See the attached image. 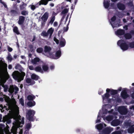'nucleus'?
<instances>
[{
    "instance_id": "obj_15",
    "label": "nucleus",
    "mask_w": 134,
    "mask_h": 134,
    "mask_svg": "<svg viewBox=\"0 0 134 134\" xmlns=\"http://www.w3.org/2000/svg\"><path fill=\"white\" fill-rule=\"evenodd\" d=\"M120 124L119 121L118 120L114 119L111 122V124L113 126H116Z\"/></svg>"
},
{
    "instance_id": "obj_39",
    "label": "nucleus",
    "mask_w": 134,
    "mask_h": 134,
    "mask_svg": "<svg viewBox=\"0 0 134 134\" xmlns=\"http://www.w3.org/2000/svg\"><path fill=\"white\" fill-rule=\"evenodd\" d=\"M69 10V9L68 8H66L64 9L62 12V13L63 14H65L67 13Z\"/></svg>"
},
{
    "instance_id": "obj_18",
    "label": "nucleus",
    "mask_w": 134,
    "mask_h": 134,
    "mask_svg": "<svg viewBox=\"0 0 134 134\" xmlns=\"http://www.w3.org/2000/svg\"><path fill=\"white\" fill-rule=\"evenodd\" d=\"M102 114V112L101 111H100L99 114L98 115V118L97 120L96 121V123L99 122H100V118L101 116H102L101 115Z\"/></svg>"
},
{
    "instance_id": "obj_59",
    "label": "nucleus",
    "mask_w": 134,
    "mask_h": 134,
    "mask_svg": "<svg viewBox=\"0 0 134 134\" xmlns=\"http://www.w3.org/2000/svg\"><path fill=\"white\" fill-rule=\"evenodd\" d=\"M23 130L21 129H20V131L19 132V134H22Z\"/></svg>"
},
{
    "instance_id": "obj_38",
    "label": "nucleus",
    "mask_w": 134,
    "mask_h": 134,
    "mask_svg": "<svg viewBox=\"0 0 134 134\" xmlns=\"http://www.w3.org/2000/svg\"><path fill=\"white\" fill-rule=\"evenodd\" d=\"M41 35L42 36H47L48 35V34L47 32V33L45 31H43L41 33Z\"/></svg>"
},
{
    "instance_id": "obj_21",
    "label": "nucleus",
    "mask_w": 134,
    "mask_h": 134,
    "mask_svg": "<svg viewBox=\"0 0 134 134\" xmlns=\"http://www.w3.org/2000/svg\"><path fill=\"white\" fill-rule=\"evenodd\" d=\"M27 105L29 107H32L34 106L35 105V103L34 101H30L27 103Z\"/></svg>"
},
{
    "instance_id": "obj_10",
    "label": "nucleus",
    "mask_w": 134,
    "mask_h": 134,
    "mask_svg": "<svg viewBox=\"0 0 134 134\" xmlns=\"http://www.w3.org/2000/svg\"><path fill=\"white\" fill-rule=\"evenodd\" d=\"M119 113L122 114H125L127 112L126 108L124 107H120L118 109Z\"/></svg>"
},
{
    "instance_id": "obj_13",
    "label": "nucleus",
    "mask_w": 134,
    "mask_h": 134,
    "mask_svg": "<svg viewBox=\"0 0 134 134\" xmlns=\"http://www.w3.org/2000/svg\"><path fill=\"white\" fill-rule=\"evenodd\" d=\"M106 126V125L105 124H99L96 125V127L98 130H100L104 128V127H105Z\"/></svg>"
},
{
    "instance_id": "obj_35",
    "label": "nucleus",
    "mask_w": 134,
    "mask_h": 134,
    "mask_svg": "<svg viewBox=\"0 0 134 134\" xmlns=\"http://www.w3.org/2000/svg\"><path fill=\"white\" fill-rule=\"evenodd\" d=\"M42 68L44 71H47L48 69V67L47 65H44L42 66Z\"/></svg>"
},
{
    "instance_id": "obj_58",
    "label": "nucleus",
    "mask_w": 134,
    "mask_h": 134,
    "mask_svg": "<svg viewBox=\"0 0 134 134\" xmlns=\"http://www.w3.org/2000/svg\"><path fill=\"white\" fill-rule=\"evenodd\" d=\"M3 4V5L6 8H7V5L6 4H5V3H2Z\"/></svg>"
},
{
    "instance_id": "obj_20",
    "label": "nucleus",
    "mask_w": 134,
    "mask_h": 134,
    "mask_svg": "<svg viewBox=\"0 0 134 134\" xmlns=\"http://www.w3.org/2000/svg\"><path fill=\"white\" fill-rule=\"evenodd\" d=\"M31 78L35 80H37L38 79L39 77L34 74H32L31 75Z\"/></svg>"
},
{
    "instance_id": "obj_37",
    "label": "nucleus",
    "mask_w": 134,
    "mask_h": 134,
    "mask_svg": "<svg viewBox=\"0 0 134 134\" xmlns=\"http://www.w3.org/2000/svg\"><path fill=\"white\" fill-rule=\"evenodd\" d=\"M43 51V49L42 48H38L37 49V51L38 53H41Z\"/></svg>"
},
{
    "instance_id": "obj_4",
    "label": "nucleus",
    "mask_w": 134,
    "mask_h": 134,
    "mask_svg": "<svg viewBox=\"0 0 134 134\" xmlns=\"http://www.w3.org/2000/svg\"><path fill=\"white\" fill-rule=\"evenodd\" d=\"M25 74L23 72L20 73L18 71H14L12 74L13 78L18 82H20L23 79Z\"/></svg>"
},
{
    "instance_id": "obj_62",
    "label": "nucleus",
    "mask_w": 134,
    "mask_h": 134,
    "mask_svg": "<svg viewBox=\"0 0 134 134\" xmlns=\"http://www.w3.org/2000/svg\"><path fill=\"white\" fill-rule=\"evenodd\" d=\"M21 58L22 59H24L25 58V56L23 55H22L21 56Z\"/></svg>"
},
{
    "instance_id": "obj_8",
    "label": "nucleus",
    "mask_w": 134,
    "mask_h": 134,
    "mask_svg": "<svg viewBox=\"0 0 134 134\" xmlns=\"http://www.w3.org/2000/svg\"><path fill=\"white\" fill-rule=\"evenodd\" d=\"M18 90V88L15 86H10L9 89L8 91L11 93L14 92L15 93H16Z\"/></svg>"
},
{
    "instance_id": "obj_5",
    "label": "nucleus",
    "mask_w": 134,
    "mask_h": 134,
    "mask_svg": "<svg viewBox=\"0 0 134 134\" xmlns=\"http://www.w3.org/2000/svg\"><path fill=\"white\" fill-rule=\"evenodd\" d=\"M109 93H110L111 94H115L117 93V91L113 90H110L109 89L107 88L106 90V93L105 94L102 96V98L103 101L105 100H107L108 99V98L110 97L109 94Z\"/></svg>"
},
{
    "instance_id": "obj_31",
    "label": "nucleus",
    "mask_w": 134,
    "mask_h": 134,
    "mask_svg": "<svg viewBox=\"0 0 134 134\" xmlns=\"http://www.w3.org/2000/svg\"><path fill=\"white\" fill-rule=\"evenodd\" d=\"M13 30L14 32L17 34L19 35V32L18 31V28L17 27H14Z\"/></svg>"
},
{
    "instance_id": "obj_50",
    "label": "nucleus",
    "mask_w": 134,
    "mask_h": 134,
    "mask_svg": "<svg viewBox=\"0 0 134 134\" xmlns=\"http://www.w3.org/2000/svg\"><path fill=\"white\" fill-rule=\"evenodd\" d=\"M31 127V124H27L26 125V127L27 129H29Z\"/></svg>"
},
{
    "instance_id": "obj_32",
    "label": "nucleus",
    "mask_w": 134,
    "mask_h": 134,
    "mask_svg": "<svg viewBox=\"0 0 134 134\" xmlns=\"http://www.w3.org/2000/svg\"><path fill=\"white\" fill-rule=\"evenodd\" d=\"M7 59L8 61L11 62L13 59V58L10 53L9 54L7 57Z\"/></svg>"
},
{
    "instance_id": "obj_23",
    "label": "nucleus",
    "mask_w": 134,
    "mask_h": 134,
    "mask_svg": "<svg viewBox=\"0 0 134 134\" xmlns=\"http://www.w3.org/2000/svg\"><path fill=\"white\" fill-rule=\"evenodd\" d=\"M118 8L120 10H123L125 8L124 5L121 4H118Z\"/></svg>"
},
{
    "instance_id": "obj_1",
    "label": "nucleus",
    "mask_w": 134,
    "mask_h": 134,
    "mask_svg": "<svg viewBox=\"0 0 134 134\" xmlns=\"http://www.w3.org/2000/svg\"><path fill=\"white\" fill-rule=\"evenodd\" d=\"M10 100L9 97L6 96L5 98V101L7 102L8 108L9 110L8 116L4 117L3 121L4 122L6 121L8 124L11 122L10 119L13 118L15 121L13 123V126L11 129V131L13 134H16L17 129L18 127H21L24 123V118L21 117L19 115V108L16 104L15 99L11 97Z\"/></svg>"
},
{
    "instance_id": "obj_14",
    "label": "nucleus",
    "mask_w": 134,
    "mask_h": 134,
    "mask_svg": "<svg viewBox=\"0 0 134 134\" xmlns=\"http://www.w3.org/2000/svg\"><path fill=\"white\" fill-rule=\"evenodd\" d=\"M115 34L117 35H121L124 33V31L122 30H119L115 32Z\"/></svg>"
},
{
    "instance_id": "obj_33",
    "label": "nucleus",
    "mask_w": 134,
    "mask_h": 134,
    "mask_svg": "<svg viewBox=\"0 0 134 134\" xmlns=\"http://www.w3.org/2000/svg\"><path fill=\"white\" fill-rule=\"evenodd\" d=\"M125 37L126 39H129L131 38V36L130 34H127L125 35Z\"/></svg>"
},
{
    "instance_id": "obj_51",
    "label": "nucleus",
    "mask_w": 134,
    "mask_h": 134,
    "mask_svg": "<svg viewBox=\"0 0 134 134\" xmlns=\"http://www.w3.org/2000/svg\"><path fill=\"white\" fill-rule=\"evenodd\" d=\"M8 51L10 52H11L13 50L9 46L8 47Z\"/></svg>"
},
{
    "instance_id": "obj_12",
    "label": "nucleus",
    "mask_w": 134,
    "mask_h": 134,
    "mask_svg": "<svg viewBox=\"0 0 134 134\" xmlns=\"http://www.w3.org/2000/svg\"><path fill=\"white\" fill-rule=\"evenodd\" d=\"M121 96L123 98H125L128 97V95L127 94L126 89L125 88L123 89L121 93Z\"/></svg>"
},
{
    "instance_id": "obj_2",
    "label": "nucleus",
    "mask_w": 134,
    "mask_h": 134,
    "mask_svg": "<svg viewBox=\"0 0 134 134\" xmlns=\"http://www.w3.org/2000/svg\"><path fill=\"white\" fill-rule=\"evenodd\" d=\"M51 50V48L50 47L45 46L44 50V55L53 59H57L60 57L61 55V52L60 51H57L55 55H53L52 53L50 52Z\"/></svg>"
},
{
    "instance_id": "obj_24",
    "label": "nucleus",
    "mask_w": 134,
    "mask_h": 134,
    "mask_svg": "<svg viewBox=\"0 0 134 134\" xmlns=\"http://www.w3.org/2000/svg\"><path fill=\"white\" fill-rule=\"evenodd\" d=\"M40 61V59L39 58H34V59L32 60V63L33 64H35L37 62H38Z\"/></svg>"
},
{
    "instance_id": "obj_46",
    "label": "nucleus",
    "mask_w": 134,
    "mask_h": 134,
    "mask_svg": "<svg viewBox=\"0 0 134 134\" xmlns=\"http://www.w3.org/2000/svg\"><path fill=\"white\" fill-rule=\"evenodd\" d=\"M54 40L55 42L57 44H58L59 43V40L57 39L55 37H54Z\"/></svg>"
},
{
    "instance_id": "obj_60",
    "label": "nucleus",
    "mask_w": 134,
    "mask_h": 134,
    "mask_svg": "<svg viewBox=\"0 0 134 134\" xmlns=\"http://www.w3.org/2000/svg\"><path fill=\"white\" fill-rule=\"evenodd\" d=\"M124 28L125 30H127V26H125L124 27Z\"/></svg>"
},
{
    "instance_id": "obj_34",
    "label": "nucleus",
    "mask_w": 134,
    "mask_h": 134,
    "mask_svg": "<svg viewBox=\"0 0 134 134\" xmlns=\"http://www.w3.org/2000/svg\"><path fill=\"white\" fill-rule=\"evenodd\" d=\"M116 19V17L115 16H114L113 17H112L111 19V21L110 22V23L111 24V25L113 28H114L113 25V24L112 23V22H113Z\"/></svg>"
},
{
    "instance_id": "obj_22",
    "label": "nucleus",
    "mask_w": 134,
    "mask_h": 134,
    "mask_svg": "<svg viewBox=\"0 0 134 134\" xmlns=\"http://www.w3.org/2000/svg\"><path fill=\"white\" fill-rule=\"evenodd\" d=\"M54 31V30L52 27L51 28L48 30L47 33L48 35H49L50 37L52 36Z\"/></svg>"
},
{
    "instance_id": "obj_7",
    "label": "nucleus",
    "mask_w": 134,
    "mask_h": 134,
    "mask_svg": "<svg viewBox=\"0 0 134 134\" xmlns=\"http://www.w3.org/2000/svg\"><path fill=\"white\" fill-rule=\"evenodd\" d=\"M35 113V111L33 110H28L26 116L27 118L30 121H33V116Z\"/></svg>"
},
{
    "instance_id": "obj_19",
    "label": "nucleus",
    "mask_w": 134,
    "mask_h": 134,
    "mask_svg": "<svg viewBox=\"0 0 134 134\" xmlns=\"http://www.w3.org/2000/svg\"><path fill=\"white\" fill-rule=\"evenodd\" d=\"M114 118L112 117V116L109 115L107 116L105 118H104L103 119L104 120H106L107 121H110L113 120Z\"/></svg>"
},
{
    "instance_id": "obj_49",
    "label": "nucleus",
    "mask_w": 134,
    "mask_h": 134,
    "mask_svg": "<svg viewBox=\"0 0 134 134\" xmlns=\"http://www.w3.org/2000/svg\"><path fill=\"white\" fill-rule=\"evenodd\" d=\"M58 25V23L57 22H55L53 24V26L54 27H56Z\"/></svg>"
},
{
    "instance_id": "obj_36",
    "label": "nucleus",
    "mask_w": 134,
    "mask_h": 134,
    "mask_svg": "<svg viewBox=\"0 0 134 134\" xmlns=\"http://www.w3.org/2000/svg\"><path fill=\"white\" fill-rule=\"evenodd\" d=\"M55 19V17L54 16L52 17L51 19L49 22V24H52L54 21Z\"/></svg>"
},
{
    "instance_id": "obj_9",
    "label": "nucleus",
    "mask_w": 134,
    "mask_h": 134,
    "mask_svg": "<svg viewBox=\"0 0 134 134\" xmlns=\"http://www.w3.org/2000/svg\"><path fill=\"white\" fill-rule=\"evenodd\" d=\"M48 13H45L41 18L42 20L43 21L42 23V26H44L45 23L48 19Z\"/></svg>"
},
{
    "instance_id": "obj_26",
    "label": "nucleus",
    "mask_w": 134,
    "mask_h": 134,
    "mask_svg": "<svg viewBox=\"0 0 134 134\" xmlns=\"http://www.w3.org/2000/svg\"><path fill=\"white\" fill-rule=\"evenodd\" d=\"M107 1V0H104V6L105 8H107L109 4V2Z\"/></svg>"
},
{
    "instance_id": "obj_40",
    "label": "nucleus",
    "mask_w": 134,
    "mask_h": 134,
    "mask_svg": "<svg viewBox=\"0 0 134 134\" xmlns=\"http://www.w3.org/2000/svg\"><path fill=\"white\" fill-rule=\"evenodd\" d=\"M129 47L131 48H134V42H131L130 43Z\"/></svg>"
},
{
    "instance_id": "obj_6",
    "label": "nucleus",
    "mask_w": 134,
    "mask_h": 134,
    "mask_svg": "<svg viewBox=\"0 0 134 134\" xmlns=\"http://www.w3.org/2000/svg\"><path fill=\"white\" fill-rule=\"evenodd\" d=\"M117 44L120 46L121 49L123 51L126 50L129 48V47L128 45L123 40L118 41Z\"/></svg>"
},
{
    "instance_id": "obj_11",
    "label": "nucleus",
    "mask_w": 134,
    "mask_h": 134,
    "mask_svg": "<svg viewBox=\"0 0 134 134\" xmlns=\"http://www.w3.org/2000/svg\"><path fill=\"white\" fill-rule=\"evenodd\" d=\"M113 131V129L110 127H107L104 128L103 130L102 134H109Z\"/></svg>"
},
{
    "instance_id": "obj_56",
    "label": "nucleus",
    "mask_w": 134,
    "mask_h": 134,
    "mask_svg": "<svg viewBox=\"0 0 134 134\" xmlns=\"http://www.w3.org/2000/svg\"><path fill=\"white\" fill-rule=\"evenodd\" d=\"M54 66L53 65H52V66H50V69H54Z\"/></svg>"
},
{
    "instance_id": "obj_28",
    "label": "nucleus",
    "mask_w": 134,
    "mask_h": 134,
    "mask_svg": "<svg viewBox=\"0 0 134 134\" xmlns=\"http://www.w3.org/2000/svg\"><path fill=\"white\" fill-rule=\"evenodd\" d=\"M35 97L34 96L32 95H29L27 97V99L29 100H32L35 99Z\"/></svg>"
},
{
    "instance_id": "obj_63",
    "label": "nucleus",
    "mask_w": 134,
    "mask_h": 134,
    "mask_svg": "<svg viewBox=\"0 0 134 134\" xmlns=\"http://www.w3.org/2000/svg\"><path fill=\"white\" fill-rule=\"evenodd\" d=\"M132 97L133 98H134V92L132 94Z\"/></svg>"
},
{
    "instance_id": "obj_25",
    "label": "nucleus",
    "mask_w": 134,
    "mask_h": 134,
    "mask_svg": "<svg viewBox=\"0 0 134 134\" xmlns=\"http://www.w3.org/2000/svg\"><path fill=\"white\" fill-rule=\"evenodd\" d=\"M0 134H11L9 132V130L7 129L5 131L4 134V131L3 130H1L0 131Z\"/></svg>"
},
{
    "instance_id": "obj_57",
    "label": "nucleus",
    "mask_w": 134,
    "mask_h": 134,
    "mask_svg": "<svg viewBox=\"0 0 134 134\" xmlns=\"http://www.w3.org/2000/svg\"><path fill=\"white\" fill-rule=\"evenodd\" d=\"M68 30V27H66V29H64V31H67Z\"/></svg>"
},
{
    "instance_id": "obj_42",
    "label": "nucleus",
    "mask_w": 134,
    "mask_h": 134,
    "mask_svg": "<svg viewBox=\"0 0 134 134\" xmlns=\"http://www.w3.org/2000/svg\"><path fill=\"white\" fill-rule=\"evenodd\" d=\"M19 101L20 103L22 105H24V101L22 99H20L19 100Z\"/></svg>"
},
{
    "instance_id": "obj_45",
    "label": "nucleus",
    "mask_w": 134,
    "mask_h": 134,
    "mask_svg": "<svg viewBox=\"0 0 134 134\" xmlns=\"http://www.w3.org/2000/svg\"><path fill=\"white\" fill-rule=\"evenodd\" d=\"M30 7L31 9L32 10H34L35 8V7L34 5H30Z\"/></svg>"
},
{
    "instance_id": "obj_61",
    "label": "nucleus",
    "mask_w": 134,
    "mask_h": 134,
    "mask_svg": "<svg viewBox=\"0 0 134 134\" xmlns=\"http://www.w3.org/2000/svg\"><path fill=\"white\" fill-rule=\"evenodd\" d=\"M17 55H14L13 56L14 58L15 59H16L17 58Z\"/></svg>"
},
{
    "instance_id": "obj_47",
    "label": "nucleus",
    "mask_w": 134,
    "mask_h": 134,
    "mask_svg": "<svg viewBox=\"0 0 134 134\" xmlns=\"http://www.w3.org/2000/svg\"><path fill=\"white\" fill-rule=\"evenodd\" d=\"M3 86L4 88V91L6 92V91H7L8 90V88L7 87V86Z\"/></svg>"
},
{
    "instance_id": "obj_17",
    "label": "nucleus",
    "mask_w": 134,
    "mask_h": 134,
    "mask_svg": "<svg viewBox=\"0 0 134 134\" xmlns=\"http://www.w3.org/2000/svg\"><path fill=\"white\" fill-rule=\"evenodd\" d=\"M24 17L23 16H21L20 17L19 20L18 21V23L20 25L22 24L24 22Z\"/></svg>"
},
{
    "instance_id": "obj_16",
    "label": "nucleus",
    "mask_w": 134,
    "mask_h": 134,
    "mask_svg": "<svg viewBox=\"0 0 134 134\" xmlns=\"http://www.w3.org/2000/svg\"><path fill=\"white\" fill-rule=\"evenodd\" d=\"M65 41L64 38H62L60 41L59 45L62 47H64L65 44Z\"/></svg>"
},
{
    "instance_id": "obj_29",
    "label": "nucleus",
    "mask_w": 134,
    "mask_h": 134,
    "mask_svg": "<svg viewBox=\"0 0 134 134\" xmlns=\"http://www.w3.org/2000/svg\"><path fill=\"white\" fill-rule=\"evenodd\" d=\"M26 81L27 83H30V85L34 84L35 83V82L34 81H32V83L31 82V80L29 78L27 79L26 80Z\"/></svg>"
},
{
    "instance_id": "obj_41",
    "label": "nucleus",
    "mask_w": 134,
    "mask_h": 134,
    "mask_svg": "<svg viewBox=\"0 0 134 134\" xmlns=\"http://www.w3.org/2000/svg\"><path fill=\"white\" fill-rule=\"evenodd\" d=\"M102 112L103 113V114H106L107 113V109H104V108H103L102 109Z\"/></svg>"
},
{
    "instance_id": "obj_64",
    "label": "nucleus",
    "mask_w": 134,
    "mask_h": 134,
    "mask_svg": "<svg viewBox=\"0 0 134 134\" xmlns=\"http://www.w3.org/2000/svg\"><path fill=\"white\" fill-rule=\"evenodd\" d=\"M50 5L51 7H53L54 5V4L53 3H51L50 4Z\"/></svg>"
},
{
    "instance_id": "obj_3",
    "label": "nucleus",
    "mask_w": 134,
    "mask_h": 134,
    "mask_svg": "<svg viewBox=\"0 0 134 134\" xmlns=\"http://www.w3.org/2000/svg\"><path fill=\"white\" fill-rule=\"evenodd\" d=\"M7 65L5 63H1L0 62V82L2 81V76L4 74L5 78L7 79L9 77L7 70Z\"/></svg>"
},
{
    "instance_id": "obj_54",
    "label": "nucleus",
    "mask_w": 134,
    "mask_h": 134,
    "mask_svg": "<svg viewBox=\"0 0 134 134\" xmlns=\"http://www.w3.org/2000/svg\"><path fill=\"white\" fill-rule=\"evenodd\" d=\"M12 68V66L11 65H9L8 66V68L9 69H11Z\"/></svg>"
},
{
    "instance_id": "obj_44",
    "label": "nucleus",
    "mask_w": 134,
    "mask_h": 134,
    "mask_svg": "<svg viewBox=\"0 0 134 134\" xmlns=\"http://www.w3.org/2000/svg\"><path fill=\"white\" fill-rule=\"evenodd\" d=\"M21 14L23 15H26L27 14V13L26 11H23L22 12Z\"/></svg>"
},
{
    "instance_id": "obj_30",
    "label": "nucleus",
    "mask_w": 134,
    "mask_h": 134,
    "mask_svg": "<svg viewBox=\"0 0 134 134\" xmlns=\"http://www.w3.org/2000/svg\"><path fill=\"white\" fill-rule=\"evenodd\" d=\"M134 125L131 127L128 130V132L129 133H132L134 132Z\"/></svg>"
},
{
    "instance_id": "obj_48",
    "label": "nucleus",
    "mask_w": 134,
    "mask_h": 134,
    "mask_svg": "<svg viewBox=\"0 0 134 134\" xmlns=\"http://www.w3.org/2000/svg\"><path fill=\"white\" fill-rule=\"evenodd\" d=\"M111 134H121V133L120 131H118L113 132Z\"/></svg>"
},
{
    "instance_id": "obj_55",
    "label": "nucleus",
    "mask_w": 134,
    "mask_h": 134,
    "mask_svg": "<svg viewBox=\"0 0 134 134\" xmlns=\"http://www.w3.org/2000/svg\"><path fill=\"white\" fill-rule=\"evenodd\" d=\"M130 109H133V110H134V106H131L130 107Z\"/></svg>"
},
{
    "instance_id": "obj_52",
    "label": "nucleus",
    "mask_w": 134,
    "mask_h": 134,
    "mask_svg": "<svg viewBox=\"0 0 134 134\" xmlns=\"http://www.w3.org/2000/svg\"><path fill=\"white\" fill-rule=\"evenodd\" d=\"M29 68L30 70H34V68L32 66H29Z\"/></svg>"
},
{
    "instance_id": "obj_43",
    "label": "nucleus",
    "mask_w": 134,
    "mask_h": 134,
    "mask_svg": "<svg viewBox=\"0 0 134 134\" xmlns=\"http://www.w3.org/2000/svg\"><path fill=\"white\" fill-rule=\"evenodd\" d=\"M1 106L2 108V109L1 110V111L2 112H3L4 111L3 110L5 108V109L6 110L8 109L7 108H6V107L5 106H4V108H3V107L2 105H1Z\"/></svg>"
},
{
    "instance_id": "obj_27",
    "label": "nucleus",
    "mask_w": 134,
    "mask_h": 134,
    "mask_svg": "<svg viewBox=\"0 0 134 134\" xmlns=\"http://www.w3.org/2000/svg\"><path fill=\"white\" fill-rule=\"evenodd\" d=\"M35 70L36 71L39 72L41 73H42L43 72L41 68L39 66H37L36 67L35 69Z\"/></svg>"
},
{
    "instance_id": "obj_53",
    "label": "nucleus",
    "mask_w": 134,
    "mask_h": 134,
    "mask_svg": "<svg viewBox=\"0 0 134 134\" xmlns=\"http://www.w3.org/2000/svg\"><path fill=\"white\" fill-rule=\"evenodd\" d=\"M20 65L19 64H17L15 66V68L16 69H18L19 67L20 66Z\"/></svg>"
}]
</instances>
